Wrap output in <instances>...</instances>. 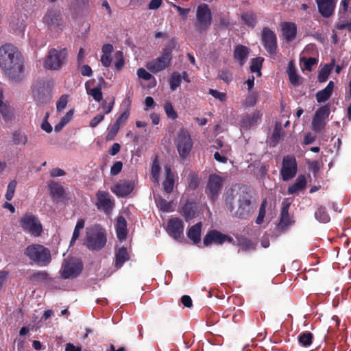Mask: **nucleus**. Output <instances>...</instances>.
<instances>
[{"instance_id": "nucleus-1", "label": "nucleus", "mask_w": 351, "mask_h": 351, "mask_svg": "<svg viewBox=\"0 0 351 351\" xmlns=\"http://www.w3.org/2000/svg\"><path fill=\"white\" fill-rule=\"evenodd\" d=\"M226 206L233 217L245 219L254 212V204L246 189L234 185L226 193Z\"/></svg>"}, {"instance_id": "nucleus-2", "label": "nucleus", "mask_w": 351, "mask_h": 351, "mask_svg": "<svg viewBox=\"0 0 351 351\" xmlns=\"http://www.w3.org/2000/svg\"><path fill=\"white\" fill-rule=\"evenodd\" d=\"M0 67L12 82H21L24 77L21 54L12 45L7 44L0 47Z\"/></svg>"}, {"instance_id": "nucleus-3", "label": "nucleus", "mask_w": 351, "mask_h": 351, "mask_svg": "<svg viewBox=\"0 0 351 351\" xmlns=\"http://www.w3.org/2000/svg\"><path fill=\"white\" fill-rule=\"evenodd\" d=\"M24 254L30 261L42 267L48 265L51 261L50 250L43 245L31 244L25 249Z\"/></svg>"}, {"instance_id": "nucleus-4", "label": "nucleus", "mask_w": 351, "mask_h": 351, "mask_svg": "<svg viewBox=\"0 0 351 351\" xmlns=\"http://www.w3.org/2000/svg\"><path fill=\"white\" fill-rule=\"evenodd\" d=\"M67 51L65 48H52L45 56L43 66L46 69L60 70L66 62Z\"/></svg>"}, {"instance_id": "nucleus-5", "label": "nucleus", "mask_w": 351, "mask_h": 351, "mask_svg": "<svg viewBox=\"0 0 351 351\" xmlns=\"http://www.w3.org/2000/svg\"><path fill=\"white\" fill-rule=\"evenodd\" d=\"M106 243V237L103 228L94 226L86 229L85 244L88 248L93 250H100Z\"/></svg>"}, {"instance_id": "nucleus-6", "label": "nucleus", "mask_w": 351, "mask_h": 351, "mask_svg": "<svg viewBox=\"0 0 351 351\" xmlns=\"http://www.w3.org/2000/svg\"><path fill=\"white\" fill-rule=\"evenodd\" d=\"M22 229L34 237H39L43 232L42 225L38 219L31 213H26L19 221Z\"/></svg>"}, {"instance_id": "nucleus-7", "label": "nucleus", "mask_w": 351, "mask_h": 351, "mask_svg": "<svg viewBox=\"0 0 351 351\" xmlns=\"http://www.w3.org/2000/svg\"><path fill=\"white\" fill-rule=\"evenodd\" d=\"M82 269V261L75 257L64 259L60 270L61 277L64 279L76 278Z\"/></svg>"}, {"instance_id": "nucleus-8", "label": "nucleus", "mask_w": 351, "mask_h": 351, "mask_svg": "<svg viewBox=\"0 0 351 351\" xmlns=\"http://www.w3.org/2000/svg\"><path fill=\"white\" fill-rule=\"evenodd\" d=\"M175 143L180 157L185 158L190 153L193 146L191 136L186 129L180 128L178 131Z\"/></svg>"}, {"instance_id": "nucleus-9", "label": "nucleus", "mask_w": 351, "mask_h": 351, "mask_svg": "<svg viewBox=\"0 0 351 351\" xmlns=\"http://www.w3.org/2000/svg\"><path fill=\"white\" fill-rule=\"evenodd\" d=\"M196 19L195 27L198 32H202L209 28L212 18L210 10L206 4L203 3L197 7Z\"/></svg>"}, {"instance_id": "nucleus-10", "label": "nucleus", "mask_w": 351, "mask_h": 351, "mask_svg": "<svg viewBox=\"0 0 351 351\" xmlns=\"http://www.w3.org/2000/svg\"><path fill=\"white\" fill-rule=\"evenodd\" d=\"M171 58V51L169 49H165L161 56L148 62L146 64V67L152 73L160 72L169 65Z\"/></svg>"}, {"instance_id": "nucleus-11", "label": "nucleus", "mask_w": 351, "mask_h": 351, "mask_svg": "<svg viewBox=\"0 0 351 351\" xmlns=\"http://www.w3.org/2000/svg\"><path fill=\"white\" fill-rule=\"evenodd\" d=\"M297 162L295 157L287 156L283 158L280 176L284 181H288L295 177L297 173Z\"/></svg>"}, {"instance_id": "nucleus-12", "label": "nucleus", "mask_w": 351, "mask_h": 351, "mask_svg": "<svg viewBox=\"0 0 351 351\" xmlns=\"http://www.w3.org/2000/svg\"><path fill=\"white\" fill-rule=\"evenodd\" d=\"M43 22L51 30L61 29L64 23L60 11L54 9L48 10L43 17Z\"/></svg>"}, {"instance_id": "nucleus-13", "label": "nucleus", "mask_w": 351, "mask_h": 351, "mask_svg": "<svg viewBox=\"0 0 351 351\" xmlns=\"http://www.w3.org/2000/svg\"><path fill=\"white\" fill-rule=\"evenodd\" d=\"M223 178L219 175L211 174L209 176L206 192L213 201H214L221 193L223 187Z\"/></svg>"}, {"instance_id": "nucleus-14", "label": "nucleus", "mask_w": 351, "mask_h": 351, "mask_svg": "<svg viewBox=\"0 0 351 351\" xmlns=\"http://www.w3.org/2000/svg\"><path fill=\"white\" fill-rule=\"evenodd\" d=\"M0 115L5 122L12 121L15 117V109L8 101L4 100L3 89L0 88Z\"/></svg>"}, {"instance_id": "nucleus-15", "label": "nucleus", "mask_w": 351, "mask_h": 351, "mask_svg": "<svg viewBox=\"0 0 351 351\" xmlns=\"http://www.w3.org/2000/svg\"><path fill=\"white\" fill-rule=\"evenodd\" d=\"M262 42L264 45L265 49L270 54L276 53V34L269 29L264 28L262 32Z\"/></svg>"}, {"instance_id": "nucleus-16", "label": "nucleus", "mask_w": 351, "mask_h": 351, "mask_svg": "<svg viewBox=\"0 0 351 351\" xmlns=\"http://www.w3.org/2000/svg\"><path fill=\"white\" fill-rule=\"evenodd\" d=\"M184 224L181 219L178 218L171 219L169 221L167 231L169 234L175 239L178 240L182 238L183 234Z\"/></svg>"}, {"instance_id": "nucleus-17", "label": "nucleus", "mask_w": 351, "mask_h": 351, "mask_svg": "<svg viewBox=\"0 0 351 351\" xmlns=\"http://www.w3.org/2000/svg\"><path fill=\"white\" fill-rule=\"evenodd\" d=\"M97 207L99 210H104L106 213H109L114 206L113 202L110 198V195L104 191H98L97 193Z\"/></svg>"}, {"instance_id": "nucleus-18", "label": "nucleus", "mask_w": 351, "mask_h": 351, "mask_svg": "<svg viewBox=\"0 0 351 351\" xmlns=\"http://www.w3.org/2000/svg\"><path fill=\"white\" fill-rule=\"evenodd\" d=\"M134 184L132 181L121 180L111 188V191L119 196H125L132 191Z\"/></svg>"}, {"instance_id": "nucleus-19", "label": "nucleus", "mask_w": 351, "mask_h": 351, "mask_svg": "<svg viewBox=\"0 0 351 351\" xmlns=\"http://www.w3.org/2000/svg\"><path fill=\"white\" fill-rule=\"evenodd\" d=\"M290 203L287 202H283L282 203V209L280 213V220L278 223V228L282 230L286 229L288 226L293 223V221L291 217L289 215V208Z\"/></svg>"}, {"instance_id": "nucleus-20", "label": "nucleus", "mask_w": 351, "mask_h": 351, "mask_svg": "<svg viewBox=\"0 0 351 351\" xmlns=\"http://www.w3.org/2000/svg\"><path fill=\"white\" fill-rule=\"evenodd\" d=\"M319 12L323 16H330L335 9V0H315Z\"/></svg>"}, {"instance_id": "nucleus-21", "label": "nucleus", "mask_w": 351, "mask_h": 351, "mask_svg": "<svg viewBox=\"0 0 351 351\" xmlns=\"http://www.w3.org/2000/svg\"><path fill=\"white\" fill-rule=\"evenodd\" d=\"M261 114L255 111L251 114H246L243 117L241 121V127L244 130H248L257 124L261 119Z\"/></svg>"}, {"instance_id": "nucleus-22", "label": "nucleus", "mask_w": 351, "mask_h": 351, "mask_svg": "<svg viewBox=\"0 0 351 351\" xmlns=\"http://www.w3.org/2000/svg\"><path fill=\"white\" fill-rule=\"evenodd\" d=\"M228 237L222 234L219 232L217 230L210 231L204 239V244L205 245H208L212 243H215L217 244L223 243L226 239Z\"/></svg>"}, {"instance_id": "nucleus-23", "label": "nucleus", "mask_w": 351, "mask_h": 351, "mask_svg": "<svg viewBox=\"0 0 351 351\" xmlns=\"http://www.w3.org/2000/svg\"><path fill=\"white\" fill-rule=\"evenodd\" d=\"M165 179L162 183L164 190L166 193H170L173 189L174 176L171 172L170 167L165 165Z\"/></svg>"}, {"instance_id": "nucleus-24", "label": "nucleus", "mask_w": 351, "mask_h": 351, "mask_svg": "<svg viewBox=\"0 0 351 351\" xmlns=\"http://www.w3.org/2000/svg\"><path fill=\"white\" fill-rule=\"evenodd\" d=\"M306 186V179L303 175L299 176L294 183L288 187L289 194H295L299 191L304 190Z\"/></svg>"}, {"instance_id": "nucleus-25", "label": "nucleus", "mask_w": 351, "mask_h": 351, "mask_svg": "<svg viewBox=\"0 0 351 351\" xmlns=\"http://www.w3.org/2000/svg\"><path fill=\"white\" fill-rule=\"evenodd\" d=\"M25 16H19L18 14L12 16L10 25L12 29L16 33L23 32L25 27Z\"/></svg>"}, {"instance_id": "nucleus-26", "label": "nucleus", "mask_w": 351, "mask_h": 351, "mask_svg": "<svg viewBox=\"0 0 351 351\" xmlns=\"http://www.w3.org/2000/svg\"><path fill=\"white\" fill-rule=\"evenodd\" d=\"M117 237L119 240L125 239L127 236V222L123 216H119L115 225Z\"/></svg>"}, {"instance_id": "nucleus-27", "label": "nucleus", "mask_w": 351, "mask_h": 351, "mask_svg": "<svg viewBox=\"0 0 351 351\" xmlns=\"http://www.w3.org/2000/svg\"><path fill=\"white\" fill-rule=\"evenodd\" d=\"M333 89L334 83L333 82L330 81L325 88L317 93V101L318 103H323L326 101L331 96Z\"/></svg>"}, {"instance_id": "nucleus-28", "label": "nucleus", "mask_w": 351, "mask_h": 351, "mask_svg": "<svg viewBox=\"0 0 351 351\" xmlns=\"http://www.w3.org/2000/svg\"><path fill=\"white\" fill-rule=\"evenodd\" d=\"M283 35L288 41L293 40L296 36L297 28L294 23H284L282 25Z\"/></svg>"}, {"instance_id": "nucleus-29", "label": "nucleus", "mask_w": 351, "mask_h": 351, "mask_svg": "<svg viewBox=\"0 0 351 351\" xmlns=\"http://www.w3.org/2000/svg\"><path fill=\"white\" fill-rule=\"evenodd\" d=\"M129 259V254L127 249L124 247H120L115 254V264L114 266L117 269L122 267L123 263Z\"/></svg>"}, {"instance_id": "nucleus-30", "label": "nucleus", "mask_w": 351, "mask_h": 351, "mask_svg": "<svg viewBox=\"0 0 351 351\" xmlns=\"http://www.w3.org/2000/svg\"><path fill=\"white\" fill-rule=\"evenodd\" d=\"M201 228L202 223L199 222L193 226L188 231V237L196 244L200 241L201 239Z\"/></svg>"}, {"instance_id": "nucleus-31", "label": "nucleus", "mask_w": 351, "mask_h": 351, "mask_svg": "<svg viewBox=\"0 0 351 351\" xmlns=\"http://www.w3.org/2000/svg\"><path fill=\"white\" fill-rule=\"evenodd\" d=\"M234 58L242 65L248 56V49L246 47L239 45L234 51Z\"/></svg>"}, {"instance_id": "nucleus-32", "label": "nucleus", "mask_w": 351, "mask_h": 351, "mask_svg": "<svg viewBox=\"0 0 351 351\" xmlns=\"http://www.w3.org/2000/svg\"><path fill=\"white\" fill-rule=\"evenodd\" d=\"M92 83V82H88L86 83L87 94L91 95L95 101H100L102 99V93L101 89L98 87L90 88V84Z\"/></svg>"}, {"instance_id": "nucleus-33", "label": "nucleus", "mask_w": 351, "mask_h": 351, "mask_svg": "<svg viewBox=\"0 0 351 351\" xmlns=\"http://www.w3.org/2000/svg\"><path fill=\"white\" fill-rule=\"evenodd\" d=\"M50 193L57 197H62L64 194V188L60 184L55 182H50L48 184Z\"/></svg>"}, {"instance_id": "nucleus-34", "label": "nucleus", "mask_w": 351, "mask_h": 351, "mask_svg": "<svg viewBox=\"0 0 351 351\" xmlns=\"http://www.w3.org/2000/svg\"><path fill=\"white\" fill-rule=\"evenodd\" d=\"M12 141L15 145H25L27 142V136L21 130H16L12 134Z\"/></svg>"}, {"instance_id": "nucleus-35", "label": "nucleus", "mask_w": 351, "mask_h": 351, "mask_svg": "<svg viewBox=\"0 0 351 351\" xmlns=\"http://www.w3.org/2000/svg\"><path fill=\"white\" fill-rule=\"evenodd\" d=\"M154 199L156 204L160 210L165 212H171L174 210L171 202H167L165 199L160 197L154 196Z\"/></svg>"}, {"instance_id": "nucleus-36", "label": "nucleus", "mask_w": 351, "mask_h": 351, "mask_svg": "<svg viewBox=\"0 0 351 351\" xmlns=\"http://www.w3.org/2000/svg\"><path fill=\"white\" fill-rule=\"evenodd\" d=\"M195 205L193 203H186L182 210V214L186 221L191 219L195 217Z\"/></svg>"}, {"instance_id": "nucleus-37", "label": "nucleus", "mask_w": 351, "mask_h": 351, "mask_svg": "<svg viewBox=\"0 0 351 351\" xmlns=\"http://www.w3.org/2000/svg\"><path fill=\"white\" fill-rule=\"evenodd\" d=\"M287 73L291 83L293 85H298L299 83V79L292 62H289V63Z\"/></svg>"}, {"instance_id": "nucleus-38", "label": "nucleus", "mask_w": 351, "mask_h": 351, "mask_svg": "<svg viewBox=\"0 0 351 351\" xmlns=\"http://www.w3.org/2000/svg\"><path fill=\"white\" fill-rule=\"evenodd\" d=\"M315 217L318 221L327 223L330 220L329 215L327 214L326 210L322 206H319L315 213Z\"/></svg>"}, {"instance_id": "nucleus-39", "label": "nucleus", "mask_w": 351, "mask_h": 351, "mask_svg": "<svg viewBox=\"0 0 351 351\" xmlns=\"http://www.w3.org/2000/svg\"><path fill=\"white\" fill-rule=\"evenodd\" d=\"M84 224L85 221L84 219H80L77 221L70 242V245H73L75 243V241L77 239V238L80 236V230L84 228Z\"/></svg>"}, {"instance_id": "nucleus-40", "label": "nucleus", "mask_w": 351, "mask_h": 351, "mask_svg": "<svg viewBox=\"0 0 351 351\" xmlns=\"http://www.w3.org/2000/svg\"><path fill=\"white\" fill-rule=\"evenodd\" d=\"M313 335L309 332H304L299 335V343L303 346H309L312 343Z\"/></svg>"}, {"instance_id": "nucleus-41", "label": "nucleus", "mask_w": 351, "mask_h": 351, "mask_svg": "<svg viewBox=\"0 0 351 351\" xmlns=\"http://www.w3.org/2000/svg\"><path fill=\"white\" fill-rule=\"evenodd\" d=\"M263 62V58L258 57L254 58L252 60V64L250 66V70L253 73H257V75H261V69L262 67V64Z\"/></svg>"}, {"instance_id": "nucleus-42", "label": "nucleus", "mask_w": 351, "mask_h": 351, "mask_svg": "<svg viewBox=\"0 0 351 351\" xmlns=\"http://www.w3.org/2000/svg\"><path fill=\"white\" fill-rule=\"evenodd\" d=\"M317 63V60L314 58H302L300 59V66L302 70L311 71L313 65Z\"/></svg>"}, {"instance_id": "nucleus-43", "label": "nucleus", "mask_w": 351, "mask_h": 351, "mask_svg": "<svg viewBox=\"0 0 351 351\" xmlns=\"http://www.w3.org/2000/svg\"><path fill=\"white\" fill-rule=\"evenodd\" d=\"M182 76L178 72L172 74L170 79V88L172 91L175 90L181 84Z\"/></svg>"}, {"instance_id": "nucleus-44", "label": "nucleus", "mask_w": 351, "mask_h": 351, "mask_svg": "<svg viewBox=\"0 0 351 351\" xmlns=\"http://www.w3.org/2000/svg\"><path fill=\"white\" fill-rule=\"evenodd\" d=\"M243 21L249 27H253L255 26L256 21V16L253 13L246 12L241 16Z\"/></svg>"}, {"instance_id": "nucleus-45", "label": "nucleus", "mask_w": 351, "mask_h": 351, "mask_svg": "<svg viewBox=\"0 0 351 351\" xmlns=\"http://www.w3.org/2000/svg\"><path fill=\"white\" fill-rule=\"evenodd\" d=\"M17 182L16 180L10 181L7 186V191L5 195V199L7 200H11L14 195L15 189L16 187Z\"/></svg>"}, {"instance_id": "nucleus-46", "label": "nucleus", "mask_w": 351, "mask_h": 351, "mask_svg": "<svg viewBox=\"0 0 351 351\" xmlns=\"http://www.w3.org/2000/svg\"><path fill=\"white\" fill-rule=\"evenodd\" d=\"M160 166L156 160L153 162L152 167V179L158 185L159 184Z\"/></svg>"}, {"instance_id": "nucleus-47", "label": "nucleus", "mask_w": 351, "mask_h": 351, "mask_svg": "<svg viewBox=\"0 0 351 351\" xmlns=\"http://www.w3.org/2000/svg\"><path fill=\"white\" fill-rule=\"evenodd\" d=\"M258 99V93H250L245 99L243 101V104L244 106L247 107H252L254 106L257 101Z\"/></svg>"}, {"instance_id": "nucleus-48", "label": "nucleus", "mask_w": 351, "mask_h": 351, "mask_svg": "<svg viewBox=\"0 0 351 351\" xmlns=\"http://www.w3.org/2000/svg\"><path fill=\"white\" fill-rule=\"evenodd\" d=\"M325 123L324 120L315 115L312 121V128L315 132H319L324 128Z\"/></svg>"}, {"instance_id": "nucleus-49", "label": "nucleus", "mask_w": 351, "mask_h": 351, "mask_svg": "<svg viewBox=\"0 0 351 351\" xmlns=\"http://www.w3.org/2000/svg\"><path fill=\"white\" fill-rule=\"evenodd\" d=\"M331 71V67L329 65H325L319 71L318 78L319 81L321 82H325Z\"/></svg>"}, {"instance_id": "nucleus-50", "label": "nucleus", "mask_w": 351, "mask_h": 351, "mask_svg": "<svg viewBox=\"0 0 351 351\" xmlns=\"http://www.w3.org/2000/svg\"><path fill=\"white\" fill-rule=\"evenodd\" d=\"M116 61L114 62V66L118 71L121 70L125 64L123 53L121 51H117L115 54Z\"/></svg>"}, {"instance_id": "nucleus-51", "label": "nucleus", "mask_w": 351, "mask_h": 351, "mask_svg": "<svg viewBox=\"0 0 351 351\" xmlns=\"http://www.w3.org/2000/svg\"><path fill=\"white\" fill-rule=\"evenodd\" d=\"M330 113V109L328 106H324L321 107L315 113V116L324 120L328 118Z\"/></svg>"}, {"instance_id": "nucleus-52", "label": "nucleus", "mask_w": 351, "mask_h": 351, "mask_svg": "<svg viewBox=\"0 0 351 351\" xmlns=\"http://www.w3.org/2000/svg\"><path fill=\"white\" fill-rule=\"evenodd\" d=\"M267 202L266 200H264L259 209L258 215L256 218V223L261 224L263 223L264 217L265 216V208H266Z\"/></svg>"}, {"instance_id": "nucleus-53", "label": "nucleus", "mask_w": 351, "mask_h": 351, "mask_svg": "<svg viewBox=\"0 0 351 351\" xmlns=\"http://www.w3.org/2000/svg\"><path fill=\"white\" fill-rule=\"evenodd\" d=\"M165 110L168 117L173 119H175L177 117V114L170 102H166L165 105Z\"/></svg>"}, {"instance_id": "nucleus-54", "label": "nucleus", "mask_w": 351, "mask_h": 351, "mask_svg": "<svg viewBox=\"0 0 351 351\" xmlns=\"http://www.w3.org/2000/svg\"><path fill=\"white\" fill-rule=\"evenodd\" d=\"M129 114H130V113H129L128 110H125V112H123L116 120L114 125H117V127H119V128H120L121 125H124L125 121H127V119L129 117Z\"/></svg>"}, {"instance_id": "nucleus-55", "label": "nucleus", "mask_w": 351, "mask_h": 351, "mask_svg": "<svg viewBox=\"0 0 351 351\" xmlns=\"http://www.w3.org/2000/svg\"><path fill=\"white\" fill-rule=\"evenodd\" d=\"M68 97L66 95H63L58 100L56 104V108L58 111H61L64 109L67 105Z\"/></svg>"}, {"instance_id": "nucleus-56", "label": "nucleus", "mask_w": 351, "mask_h": 351, "mask_svg": "<svg viewBox=\"0 0 351 351\" xmlns=\"http://www.w3.org/2000/svg\"><path fill=\"white\" fill-rule=\"evenodd\" d=\"M281 138V124L276 123V127L274 128L273 134H272V140L274 143H277Z\"/></svg>"}, {"instance_id": "nucleus-57", "label": "nucleus", "mask_w": 351, "mask_h": 351, "mask_svg": "<svg viewBox=\"0 0 351 351\" xmlns=\"http://www.w3.org/2000/svg\"><path fill=\"white\" fill-rule=\"evenodd\" d=\"M209 93L215 99H217L221 101H225L226 99V95L224 93L219 92L217 90L210 89Z\"/></svg>"}, {"instance_id": "nucleus-58", "label": "nucleus", "mask_w": 351, "mask_h": 351, "mask_svg": "<svg viewBox=\"0 0 351 351\" xmlns=\"http://www.w3.org/2000/svg\"><path fill=\"white\" fill-rule=\"evenodd\" d=\"M137 75L138 77L146 81L149 80L152 77V75L143 68H140L137 70Z\"/></svg>"}, {"instance_id": "nucleus-59", "label": "nucleus", "mask_w": 351, "mask_h": 351, "mask_svg": "<svg viewBox=\"0 0 351 351\" xmlns=\"http://www.w3.org/2000/svg\"><path fill=\"white\" fill-rule=\"evenodd\" d=\"M123 163L121 161L116 162L110 169V173L113 176L119 173L122 169Z\"/></svg>"}, {"instance_id": "nucleus-60", "label": "nucleus", "mask_w": 351, "mask_h": 351, "mask_svg": "<svg viewBox=\"0 0 351 351\" xmlns=\"http://www.w3.org/2000/svg\"><path fill=\"white\" fill-rule=\"evenodd\" d=\"M8 277V272L5 270H0V292L3 290Z\"/></svg>"}, {"instance_id": "nucleus-61", "label": "nucleus", "mask_w": 351, "mask_h": 351, "mask_svg": "<svg viewBox=\"0 0 351 351\" xmlns=\"http://www.w3.org/2000/svg\"><path fill=\"white\" fill-rule=\"evenodd\" d=\"M219 77L224 82H229L232 80V74L227 70H222L219 73Z\"/></svg>"}, {"instance_id": "nucleus-62", "label": "nucleus", "mask_w": 351, "mask_h": 351, "mask_svg": "<svg viewBox=\"0 0 351 351\" xmlns=\"http://www.w3.org/2000/svg\"><path fill=\"white\" fill-rule=\"evenodd\" d=\"M120 128L117 127V125H112V126L111 127L108 134H107V139L108 140H112L114 139V138L115 137V136L117 135L119 130Z\"/></svg>"}, {"instance_id": "nucleus-63", "label": "nucleus", "mask_w": 351, "mask_h": 351, "mask_svg": "<svg viewBox=\"0 0 351 351\" xmlns=\"http://www.w3.org/2000/svg\"><path fill=\"white\" fill-rule=\"evenodd\" d=\"M104 118V114H97L90 121V126L95 128Z\"/></svg>"}, {"instance_id": "nucleus-64", "label": "nucleus", "mask_w": 351, "mask_h": 351, "mask_svg": "<svg viewBox=\"0 0 351 351\" xmlns=\"http://www.w3.org/2000/svg\"><path fill=\"white\" fill-rule=\"evenodd\" d=\"M112 59L110 55L102 54L101 57V62L102 65L105 67H108L110 66Z\"/></svg>"}]
</instances>
